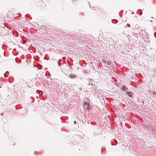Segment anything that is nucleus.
I'll list each match as a JSON object with an SVG mask.
<instances>
[{
	"mask_svg": "<svg viewBox=\"0 0 156 156\" xmlns=\"http://www.w3.org/2000/svg\"><path fill=\"white\" fill-rule=\"evenodd\" d=\"M9 73V72L8 71H7L4 74V76L5 77H7L8 76H6V73Z\"/></svg>",
	"mask_w": 156,
	"mask_h": 156,
	"instance_id": "obj_10",
	"label": "nucleus"
},
{
	"mask_svg": "<svg viewBox=\"0 0 156 156\" xmlns=\"http://www.w3.org/2000/svg\"><path fill=\"white\" fill-rule=\"evenodd\" d=\"M150 21L151 22H152V20H150Z\"/></svg>",
	"mask_w": 156,
	"mask_h": 156,
	"instance_id": "obj_17",
	"label": "nucleus"
},
{
	"mask_svg": "<svg viewBox=\"0 0 156 156\" xmlns=\"http://www.w3.org/2000/svg\"><path fill=\"white\" fill-rule=\"evenodd\" d=\"M85 117L84 116H83V117H82V121L83 122L85 123L86 122V121L85 119Z\"/></svg>",
	"mask_w": 156,
	"mask_h": 156,
	"instance_id": "obj_7",
	"label": "nucleus"
},
{
	"mask_svg": "<svg viewBox=\"0 0 156 156\" xmlns=\"http://www.w3.org/2000/svg\"><path fill=\"white\" fill-rule=\"evenodd\" d=\"M106 64L108 65H110L111 64V62L110 61H108V62H106Z\"/></svg>",
	"mask_w": 156,
	"mask_h": 156,
	"instance_id": "obj_9",
	"label": "nucleus"
},
{
	"mask_svg": "<svg viewBox=\"0 0 156 156\" xmlns=\"http://www.w3.org/2000/svg\"><path fill=\"white\" fill-rule=\"evenodd\" d=\"M69 77L72 79H74L76 78L77 76L74 74H71L69 75Z\"/></svg>",
	"mask_w": 156,
	"mask_h": 156,
	"instance_id": "obj_2",
	"label": "nucleus"
},
{
	"mask_svg": "<svg viewBox=\"0 0 156 156\" xmlns=\"http://www.w3.org/2000/svg\"><path fill=\"white\" fill-rule=\"evenodd\" d=\"M92 81V80H91L90 81H88L87 84L89 88H91L92 87V84H90L91 82Z\"/></svg>",
	"mask_w": 156,
	"mask_h": 156,
	"instance_id": "obj_5",
	"label": "nucleus"
},
{
	"mask_svg": "<svg viewBox=\"0 0 156 156\" xmlns=\"http://www.w3.org/2000/svg\"><path fill=\"white\" fill-rule=\"evenodd\" d=\"M121 90L126 91L128 90V88L126 87V85H124L122 87Z\"/></svg>",
	"mask_w": 156,
	"mask_h": 156,
	"instance_id": "obj_4",
	"label": "nucleus"
},
{
	"mask_svg": "<svg viewBox=\"0 0 156 156\" xmlns=\"http://www.w3.org/2000/svg\"><path fill=\"white\" fill-rule=\"evenodd\" d=\"M62 61V60L61 59H59L58 62V66H60L61 65L62 66V64H61L60 63Z\"/></svg>",
	"mask_w": 156,
	"mask_h": 156,
	"instance_id": "obj_6",
	"label": "nucleus"
},
{
	"mask_svg": "<svg viewBox=\"0 0 156 156\" xmlns=\"http://www.w3.org/2000/svg\"><path fill=\"white\" fill-rule=\"evenodd\" d=\"M137 27H138V25H136V26H135V27H134V28H136V29H137Z\"/></svg>",
	"mask_w": 156,
	"mask_h": 156,
	"instance_id": "obj_14",
	"label": "nucleus"
},
{
	"mask_svg": "<svg viewBox=\"0 0 156 156\" xmlns=\"http://www.w3.org/2000/svg\"><path fill=\"white\" fill-rule=\"evenodd\" d=\"M61 68L62 71L65 74L67 73L70 69V67L69 65L66 63H62V66H60Z\"/></svg>",
	"mask_w": 156,
	"mask_h": 156,
	"instance_id": "obj_1",
	"label": "nucleus"
},
{
	"mask_svg": "<svg viewBox=\"0 0 156 156\" xmlns=\"http://www.w3.org/2000/svg\"><path fill=\"white\" fill-rule=\"evenodd\" d=\"M153 94L154 95H156V92L154 91L153 92Z\"/></svg>",
	"mask_w": 156,
	"mask_h": 156,
	"instance_id": "obj_12",
	"label": "nucleus"
},
{
	"mask_svg": "<svg viewBox=\"0 0 156 156\" xmlns=\"http://www.w3.org/2000/svg\"><path fill=\"white\" fill-rule=\"evenodd\" d=\"M74 123L75 124L76 123V121H75L74 122Z\"/></svg>",
	"mask_w": 156,
	"mask_h": 156,
	"instance_id": "obj_16",
	"label": "nucleus"
},
{
	"mask_svg": "<svg viewBox=\"0 0 156 156\" xmlns=\"http://www.w3.org/2000/svg\"><path fill=\"white\" fill-rule=\"evenodd\" d=\"M42 68V66H40V67H38V69H41Z\"/></svg>",
	"mask_w": 156,
	"mask_h": 156,
	"instance_id": "obj_13",
	"label": "nucleus"
},
{
	"mask_svg": "<svg viewBox=\"0 0 156 156\" xmlns=\"http://www.w3.org/2000/svg\"><path fill=\"white\" fill-rule=\"evenodd\" d=\"M126 95L130 97H133L132 92L131 91H128L126 92Z\"/></svg>",
	"mask_w": 156,
	"mask_h": 156,
	"instance_id": "obj_3",
	"label": "nucleus"
},
{
	"mask_svg": "<svg viewBox=\"0 0 156 156\" xmlns=\"http://www.w3.org/2000/svg\"><path fill=\"white\" fill-rule=\"evenodd\" d=\"M151 19H153L154 18L153 17H151Z\"/></svg>",
	"mask_w": 156,
	"mask_h": 156,
	"instance_id": "obj_18",
	"label": "nucleus"
},
{
	"mask_svg": "<svg viewBox=\"0 0 156 156\" xmlns=\"http://www.w3.org/2000/svg\"><path fill=\"white\" fill-rule=\"evenodd\" d=\"M133 13H134L133 12H132V14H133Z\"/></svg>",
	"mask_w": 156,
	"mask_h": 156,
	"instance_id": "obj_19",
	"label": "nucleus"
},
{
	"mask_svg": "<svg viewBox=\"0 0 156 156\" xmlns=\"http://www.w3.org/2000/svg\"><path fill=\"white\" fill-rule=\"evenodd\" d=\"M103 61L105 63H106V62L105 60H103Z\"/></svg>",
	"mask_w": 156,
	"mask_h": 156,
	"instance_id": "obj_15",
	"label": "nucleus"
},
{
	"mask_svg": "<svg viewBox=\"0 0 156 156\" xmlns=\"http://www.w3.org/2000/svg\"><path fill=\"white\" fill-rule=\"evenodd\" d=\"M90 104L88 102H85L83 103V105L84 106H89Z\"/></svg>",
	"mask_w": 156,
	"mask_h": 156,
	"instance_id": "obj_8",
	"label": "nucleus"
},
{
	"mask_svg": "<svg viewBox=\"0 0 156 156\" xmlns=\"http://www.w3.org/2000/svg\"><path fill=\"white\" fill-rule=\"evenodd\" d=\"M87 109L88 110H89L90 109V105L89 106H86Z\"/></svg>",
	"mask_w": 156,
	"mask_h": 156,
	"instance_id": "obj_11",
	"label": "nucleus"
}]
</instances>
